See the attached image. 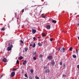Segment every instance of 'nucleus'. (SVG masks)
Instances as JSON below:
<instances>
[{
    "mask_svg": "<svg viewBox=\"0 0 79 79\" xmlns=\"http://www.w3.org/2000/svg\"><path fill=\"white\" fill-rule=\"evenodd\" d=\"M13 45H10V46H9L7 48V50L8 51H10V50H11V48H13Z\"/></svg>",
    "mask_w": 79,
    "mask_h": 79,
    "instance_id": "1",
    "label": "nucleus"
},
{
    "mask_svg": "<svg viewBox=\"0 0 79 79\" xmlns=\"http://www.w3.org/2000/svg\"><path fill=\"white\" fill-rule=\"evenodd\" d=\"M30 47H32V46L33 48H34L35 47V43H34L33 42H31V44H30Z\"/></svg>",
    "mask_w": 79,
    "mask_h": 79,
    "instance_id": "2",
    "label": "nucleus"
},
{
    "mask_svg": "<svg viewBox=\"0 0 79 79\" xmlns=\"http://www.w3.org/2000/svg\"><path fill=\"white\" fill-rule=\"evenodd\" d=\"M15 72H13L11 73V74H10V76L11 77H13L15 76Z\"/></svg>",
    "mask_w": 79,
    "mask_h": 79,
    "instance_id": "3",
    "label": "nucleus"
},
{
    "mask_svg": "<svg viewBox=\"0 0 79 79\" xmlns=\"http://www.w3.org/2000/svg\"><path fill=\"white\" fill-rule=\"evenodd\" d=\"M50 72V70L49 69H46L45 70V72L47 74V73H48Z\"/></svg>",
    "mask_w": 79,
    "mask_h": 79,
    "instance_id": "4",
    "label": "nucleus"
},
{
    "mask_svg": "<svg viewBox=\"0 0 79 79\" xmlns=\"http://www.w3.org/2000/svg\"><path fill=\"white\" fill-rule=\"evenodd\" d=\"M55 63L54 61L52 60L51 61V64H52V66H54L55 65Z\"/></svg>",
    "mask_w": 79,
    "mask_h": 79,
    "instance_id": "5",
    "label": "nucleus"
},
{
    "mask_svg": "<svg viewBox=\"0 0 79 79\" xmlns=\"http://www.w3.org/2000/svg\"><path fill=\"white\" fill-rule=\"evenodd\" d=\"M46 27L47 29L49 30L50 29V26L49 25H48L46 26Z\"/></svg>",
    "mask_w": 79,
    "mask_h": 79,
    "instance_id": "6",
    "label": "nucleus"
},
{
    "mask_svg": "<svg viewBox=\"0 0 79 79\" xmlns=\"http://www.w3.org/2000/svg\"><path fill=\"white\" fill-rule=\"evenodd\" d=\"M32 32L33 34H35V33L36 32V30L35 29H32Z\"/></svg>",
    "mask_w": 79,
    "mask_h": 79,
    "instance_id": "7",
    "label": "nucleus"
},
{
    "mask_svg": "<svg viewBox=\"0 0 79 79\" xmlns=\"http://www.w3.org/2000/svg\"><path fill=\"white\" fill-rule=\"evenodd\" d=\"M53 58V57L52 56H49L48 57V59L49 60H51Z\"/></svg>",
    "mask_w": 79,
    "mask_h": 79,
    "instance_id": "8",
    "label": "nucleus"
},
{
    "mask_svg": "<svg viewBox=\"0 0 79 79\" xmlns=\"http://www.w3.org/2000/svg\"><path fill=\"white\" fill-rule=\"evenodd\" d=\"M6 58H4L2 60V61L4 63H6Z\"/></svg>",
    "mask_w": 79,
    "mask_h": 79,
    "instance_id": "9",
    "label": "nucleus"
},
{
    "mask_svg": "<svg viewBox=\"0 0 79 79\" xmlns=\"http://www.w3.org/2000/svg\"><path fill=\"white\" fill-rule=\"evenodd\" d=\"M27 63V61L26 60H24V61L23 63V65H25Z\"/></svg>",
    "mask_w": 79,
    "mask_h": 79,
    "instance_id": "10",
    "label": "nucleus"
},
{
    "mask_svg": "<svg viewBox=\"0 0 79 79\" xmlns=\"http://www.w3.org/2000/svg\"><path fill=\"white\" fill-rule=\"evenodd\" d=\"M23 57L20 56L19 57V60H23Z\"/></svg>",
    "mask_w": 79,
    "mask_h": 79,
    "instance_id": "11",
    "label": "nucleus"
},
{
    "mask_svg": "<svg viewBox=\"0 0 79 79\" xmlns=\"http://www.w3.org/2000/svg\"><path fill=\"white\" fill-rule=\"evenodd\" d=\"M52 23H54L55 24H56V21L55 20H53L52 21Z\"/></svg>",
    "mask_w": 79,
    "mask_h": 79,
    "instance_id": "12",
    "label": "nucleus"
},
{
    "mask_svg": "<svg viewBox=\"0 0 79 79\" xmlns=\"http://www.w3.org/2000/svg\"><path fill=\"white\" fill-rule=\"evenodd\" d=\"M38 45H39V46H40H40H42V44H41L40 43H38Z\"/></svg>",
    "mask_w": 79,
    "mask_h": 79,
    "instance_id": "13",
    "label": "nucleus"
},
{
    "mask_svg": "<svg viewBox=\"0 0 79 79\" xmlns=\"http://www.w3.org/2000/svg\"><path fill=\"white\" fill-rule=\"evenodd\" d=\"M42 35L43 37H45L46 36V35L45 33H42Z\"/></svg>",
    "mask_w": 79,
    "mask_h": 79,
    "instance_id": "14",
    "label": "nucleus"
},
{
    "mask_svg": "<svg viewBox=\"0 0 79 79\" xmlns=\"http://www.w3.org/2000/svg\"><path fill=\"white\" fill-rule=\"evenodd\" d=\"M73 58H76L77 57L76 55H73Z\"/></svg>",
    "mask_w": 79,
    "mask_h": 79,
    "instance_id": "15",
    "label": "nucleus"
},
{
    "mask_svg": "<svg viewBox=\"0 0 79 79\" xmlns=\"http://www.w3.org/2000/svg\"><path fill=\"white\" fill-rule=\"evenodd\" d=\"M24 50H25V52H27V50H28V48H24Z\"/></svg>",
    "mask_w": 79,
    "mask_h": 79,
    "instance_id": "16",
    "label": "nucleus"
},
{
    "mask_svg": "<svg viewBox=\"0 0 79 79\" xmlns=\"http://www.w3.org/2000/svg\"><path fill=\"white\" fill-rule=\"evenodd\" d=\"M30 72L31 73H32L34 72V70L32 69H31L30 70Z\"/></svg>",
    "mask_w": 79,
    "mask_h": 79,
    "instance_id": "17",
    "label": "nucleus"
},
{
    "mask_svg": "<svg viewBox=\"0 0 79 79\" xmlns=\"http://www.w3.org/2000/svg\"><path fill=\"white\" fill-rule=\"evenodd\" d=\"M33 55H36L37 54V52H33Z\"/></svg>",
    "mask_w": 79,
    "mask_h": 79,
    "instance_id": "18",
    "label": "nucleus"
},
{
    "mask_svg": "<svg viewBox=\"0 0 79 79\" xmlns=\"http://www.w3.org/2000/svg\"><path fill=\"white\" fill-rule=\"evenodd\" d=\"M24 76L26 77H27V78H28V77L27 76V75L26 74H25Z\"/></svg>",
    "mask_w": 79,
    "mask_h": 79,
    "instance_id": "19",
    "label": "nucleus"
},
{
    "mask_svg": "<svg viewBox=\"0 0 79 79\" xmlns=\"http://www.w3.org/2000/svg\"><path fill=\"white\" fill-rule=\"evenodd\" d=\"M63 52H65V48H64L63 47Z\"/></svg>",
    "mask_w": 79,
    "mask_h": 79,
    "instance_id": "20",
    "label": "nucleus"
},
{
    "mask_svg": "<svg viewBox=\"0 0 79 79\" xmlns=\"http://www.w3.org/2000/svg\"><path fill=\"white\" fill-rule=\"evenodd\" d=\"M33 58L34 60H36L37 59V58L35 57H33Z\"/></svg>",
    "mask_w": 79,
    "mask_h": 79,
    "instance_id": "21",
    "label": "nucleus"
},
{
    "mask_svg": "<svg viewBox=\"0 0 79 79\" xmlns=\"http://www.w3.org/2000/svg\"><path fill=\"white\" fill-rule=\"evenodd\" d=\"M35 77V79H39V77H38V76H36Z\"/></svg>",
    "mask_w": 79,
    "mask_h": 79,
    "instance_id": "22",
    "label": "nucleus"
},
{
    "mask_svg": "<svg viewBox=\"0 0 79 79\" xmlns=\"http://www.w3.org/2000/svg\"><path fill=\"white\" fill-rule=\"evenodd\" d=\"M16 63L17 64H19V60H17Z\"/></svg>",
    "mask_w": 79,
    "mask_h": 79,
    "instance_id": "23",
    "label": "nucleus"
},
{
    "mask_svg": "<svg viewBox=\"0 0 79 79\" xmlns=\"http://www.w3.org/2000/svg\"><path fill=\"white\" fill-rule=\"evenodd\" d=\"M72 49H73V48H72V47H71L69 49V50L70 51H72Z\"/></svg>",
    "mask_w": 79,
    "mask_h": 79,
    "instance_id": "24",
    "label": "nucleus"
},
{
    "mask_svg": "<svg viewBox=\"0 0 79 79\" xmlns=\"http://www.w3.org/2000/svg\"><path fill=\"white\" fill-rule=\"evenodd\" d=\"M39 56L40 58H42L43 57V56L42 55V54H40Z\"/></svg>",
    "mask_w": 79,
    "mask_h": 79,
    "instance_id": "25",
    "label": "nucleus"
},
{
    "mask_svg": "<svg viewBox=\"0 0 79 79\" xmlns=\"http://www.w3.org/2000/svg\"><path fill=\"white\" fill-rule=\"evenodd\" d=\"M60 65H62V64H63V62H62V61H61L60 62Z\"/></svg>",
    "mask_w": 79,
    "mask_h": 79,
    "instance_id": "26",
    "label": "nucleus"
},
{
    "mask_svg": "<svg viewBox=\"0 0 79 79\" xmlns=\"http://www.w3.org/2000/svg\"><path fill=\"white\" fill-rule=\"evenodd\" d=\"M20 42H21V43L22 44H24V42H23V41L21 40H20Z\"/></svg>",
    "mask_w": 79,
    "mask_h": 79,
    "instance_id": "27",
    "label": "nucleus"
},
{
    "mask_svg": "<svg viewBox=\"0 0 79 79\" xmlns=\"http://www.w3.org/2000/svg\"><path fill=\"white\" fill-rule=\"evenodd\" d=\"M29 79H32V77L31 76L29 77Z\"/></svg>",
    "mask_w": 79,
    "mask_h": 79,
    "instance_id": "28",
    "label": "nucleus"
},
{
    "mask_svg": "<svg viewBox=\"0 0 79 79\" xmlns=\"http://www.w3.org/2000/svg\"><path fill=\"white\" fill-rule=\"evenodd\" d=\"M5 28H2L1 29V31H5Z\"/></svg>",
    "mask_w": 79,
    "mask_h": 79,
    "instance_id": "29",
    "label": "nucleus"
},
{
    "mask_svg": "<svg viewBox=\"0 0 79 79\" xmlns=\"http://www.w3.org/2000/svg\"><path fill=\"white\" fill-rule=\"evenodd\" d=\"M47 68H48V67H47V66H45V67H44V69H47Z\"/></svg>",
    "mask_w": 79,
    "mask_h": 79,
    "instance_id": "30",
    "label": "nucleus"
},
{
    "mask_svg": "<svg viewBox=\"0 0 79 79\" xmlns=\"http://www.w3.org/2000/svg\"><path fill=\"white\" fill-rule=\"evenodd\" d=\"M60 48H60L57 49L58 51H59L60 50Z\"/></svg>",
    "mask_w": 79,
    "mask_h": 79,
    "instance_id": "31",
    "label": "nucleus"
},
{
    "mask_svg": "<svg viewBox=\"0 0 79 79\" xmlns=\"http://www.w3.org/2000/svg\"><path fill=\"white\" fill-rule=\"evenodd\" d=\"M76 51L77 53H78V50H77V49H76Z\"/></svg>",
    "mask_w": 79,
    "mask_h": 79,
    "instance_id": "32",
    "label": "nucleus"
},
{
    "mask_svg": "<svg viewBox=\"0 0 79 79\" xmlns=\"http://www.w3.org/2000/svg\"><path fill=\"white\" fill-rule=\"evenodd\" d=\"M63 66H64V68H66V64H64Z\"/></svg>",
    "mask_w": 79,
    "mask_h": 79,
    "instance_id": "33",
    "label": "nucleus"
},
{
    "mask_svg": "<svg viewBox=\"0 0 79 79\" xmlns=\"http://www.w3.org/2000/svg\"><path fill=\"white\" fill-rule=\"evenodd\" d=\"M15 70H16V69H12V71H15Z\"/></svg>",
    "mask_w": 79,
    "mask_h": 79,
    "instance_id": "34",
    "label": "nucleus"
},
{
    "mask_svg": "<svg viewBox=\"0 0 79 79\" xmlns=\"http://www.w3.org/2000/svg\"><path fill=\"white\" fill-rule=\"evenodd\" d=\"M50 41H51V42H52V41H53V39H52V38H51L50 39Z\"/></svg>",
    "mask_w": 79,
    "mask_h": 79,
    "instance_id": "35",
    "label": "nucleus"
},
{
    "mask_svg": "<svg viewBox=\"0 0 79 79\" xmlns=\"http://www.w3.org/2000/svg\"><path fill=\"white\" fill-rule=\"evenodd\" d=\"M24 9H23L22 10V13H24Z\"/></svg>",
    "mask_w": 79,
    "mask_h": 79,
    "instance_id": "36",
    "label": "nucleus"
},
{
    "mask_svg": "<svg viewBox=\"0 0 79 79\" xmlns=\"http://www.w3.org/2000/svg\"><path fill=\"white\" fill-rule=\"evenodd\" d=\"M63 77H65V76H66V75L64 74V75H63Z\"/></svg>",
    "mask_w": 79,
    "mask_h": 79,
    "instance_id": "37",
    "label": "nucleus"
},
{
    "mask_svg": "<svg viewBox=\"0 0 79 79\" xmlns=\"http://www.w3.org/2000/svg\"><path fill=\"white\" fill-rule=\"evenodd\" d=\"M33 39L34 40H35V37H33Z\"/></svg>",
    "mask_w": 79,
    "mask_h": 79,
    "instance_id": "38",
    "label": "nucleus"
},
{
    "mask_svg": "<svg viewBox=\"0 0 79 79\" xmlns=\"http://www.w3.org/2000/svg\"><path fill=\"white\" fill-rule=\"evenodd\" d=\"M77 68H79V65H77Z\"/></svg>",
    "mask_w": 79,
    "mask_h": 79,
    "instance_id": "39",
    "label": "nucleus"
},
{
    "mask_svg": "<svg viewBox=\"0 0 79 79\" xmlns=\"http://www.w3.org/2000/svg\"><path fill=\"white\" fill-rule=\"evenodd\" d=\"M3 74H2V75H1V77H3Z\"/></svg>",
    "mask_w": 79,
    "mask_h": 79,
    "instance_id": "40",
    "label": "nucleus"
},
{
    "mask_svg": "<svg viewBox=\"0 0 79 79\" xmlns=\"http://www.w3.org/2000/svg\"><path fill=\"white\" fill-rule=\"evenodd\" d=\"M8 46H10V44L9 43V44H8Z\"/></svg>",
    "mask_w": 79,
    "mask_h": 79,
    "instance_id": "41",
    "label": "nucleus"
},
{
    "mask_svg": "<svg viewBox=\"0 0 79 79\" xmlns=\"http://www.w3.org/2000/svg\"><path fill=\"white\" fill-rule=\"evenodd\" d=\"M38 39H40V37L39 36L38 37Z\"/></svg>",
    "mask_w": 79,
    "mask_h": 79,
    "instance_id": "42",
    "label": "nucleus"
},
{
    "mask_svg": "<svg viewBox=\"0 0 79 79\" xmlns=\"http://www.w3.org/2000/svg\"><path fill=\"white\" fill-rule=\"evenodd\" d=\"M44 15V14H42L41 15V16H43V15Z\"/></svg>",
    "mask_w": 79,
    "mask_h": 79,
    "instance_id": "43",
    "label": "nucleus"
},
{
    "mask_svg": "<svg viewBox=\"0 0 79 79\" xmlns=\"http://www.w3.org/2000/svg\"><path fill=\"white\" fill-rule=\"evenodd\" d=\"M60 5V4H59V5H58V6H59Z\"/></svg>",
    "mask_w": 79,
    "mask_h": 79,
    "instance_id": "44",
    "label": "nucleus"
},
{
    "mask_svg": "<svg viewBox=\"0 0 79 79\" xmlns=\"http://www.w3.org/2000/svg\"><path fill=\"white\" fill-rule=\"evenodd\" d=\"M45 16L43 17L42 18H45Z\"/></svg>",
    "mask_w": 79,
    "mask_h": 79,
    "instance_id": "45",
    "label": "nucleus"
},
{
    "mask_svg": "<svg viewBox=\"0 0 79 79\" xmlns=\"http://www.w3.org/2000/svg\"><path fill=\"white\" fill-rule=\"evenodd\" d=\"M78 40H79V37H78Z\"/></svg>",
    "mask_w": 79,
    "mask_h": 79,
    "instance_id": "46",
    "label": "nucleus"
},
{
    "mask_svg": "<svg viewBox=\"0 0 79 79\" xmlns=\"http://www.w3.org/2000/svg\"><path fill=\"white\" fill-rule=\"evenodd\" d=\"M17 19H19V18H17Z\"/></svg>",
    "mask_w": 79,
    "mask_h": 79,
    "instance_id": "47",
    "label": "nucleus"
},
{
    "mask_svg": "<svg viewBox=\"0 0 79 79\" xmlns=\"http://www.w3.org/2000/svg\"><path fill=\"white\" fill-rule=\"evenodd\" d=\"M41 12H42V10H41V11H40V13H41Z\"/></svg>",
    "mask_w": 79,
    "mask_h": 79,
    "instance_id": "48",
    "label": "nucleus"
},
{
    "mask_svg": "<svg viewBox=\"0 0 79 79\" xmlns=\"http://www.w3.org/2000/svg\"><path fill=\"white\" fill-rule=\"evenodd\" d=\"M66 33H67V31H66Z\"/></svg>",
    "mask_w": 79,
    "mask_h": 79,
    "instance_id": "49",
    "label": "nucleus"
},
{
    "mask_svg": "<svg viewBox=\"0 0 79 79\" xmlns=\"http://www.w3.org/2000/svg\"><path fill=\"white\" fill-rule=\"evenodd\" d=\"M14 19V18H13V19Z\"/></svg>",
    "mask_w": 79,
    "mask_h": 79,
    "instance_id": "50",
    "label": "nucleus"
},
{
    "mask_svg": "<svg viewBox=\"0 0 79 79\" xmlns=\"http://www.w3.org/2000/svg\"><path fill=\"white\" fill-rule=\"evenodd\" d=\"M78 26H79V23L78 24Z\"/></svg>",
    "mask_w": 79,
    "mask_h": 79,
    "instance_id": "51",
    "label": "nucleus"
}]
</instances>
